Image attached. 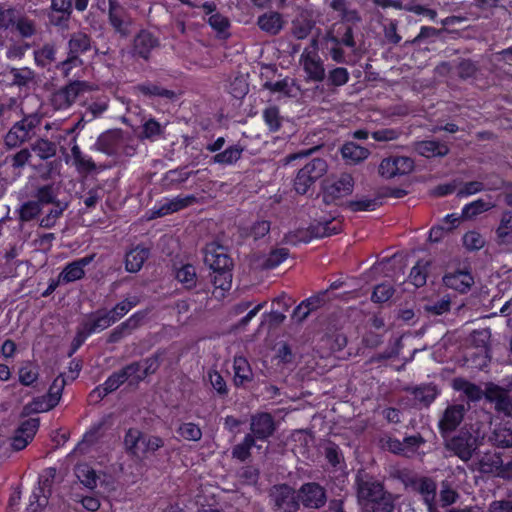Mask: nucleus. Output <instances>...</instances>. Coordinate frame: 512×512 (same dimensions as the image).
<instances>
[{
  "instance_id": "59",
  "label": "nucleus",
  "mask_w": 512,
  "mask_h": 512,
  "mask_svg": "<svg viewBox=\"0 0 512 512\" xmlns=\"http://www.w3.org/2000/svg\"><path fill=\"white\" fill-rule=\"evenodd\" d=\"M40 206L38 202L25 203L20 211V217L22 220L28 221L34 218L40 212Z\"/></svg>"
},
{
  "instance_id": "60",
  "label": "nucleus",
  "mask_w": 512,
  "mask_h": 512,
  "mask_svg": "<svg viewBox=\"0 0 512 512\" xmlns=\"http://www.w3.org/2000/svg\"><path fill=\"white\" fill-rule=\"evenodd\" d=\"M512 232V213L506 212L501 218L497 234L500 238H505Z\"/></svg>"
},
{
  "instance_id": "46",
  "label": "nucleus",
  "mask_w": 512,
  "mask_h": 512,
  "mask_svg": "<svg viewBox=\"0 0 512 512\" xmlns=\"http://www.w3.org/2000/svg\"><path fill=\"white\" fill-rule=\"evenodd\" d=\"M339 230V223H319L313 228L312 235L314 237H326L338 233Z\"/></svg>"
},
{
  "instance_id": "39",
  "label": "nucleus",
  "mask_w": 512,
  "mask_h": 512,
  "mask_svg": "<svg viewBox=\"0 0 512 512\" xmlns=\"http://www.w3.org/2000/svg\"><path fill=\"white\" fill-rule=\"evenodd\" d=\"M18 374L21 384L29 386L37 380L38 369L31 362H26L20 367Z\"/></svg>"
},
{
  "instance_id": "40",
  "label": "nucleus",
  "mask_w": 512,
  "mask_h": 512,
  "mask_svg": "<svg viewBox=\"0 0 512 512\" xmlns=\"http://www.w3.org/2000/svg\"><path fill=\"white\" fill-rule=\"evenodd\" d=\"M176 278L187 288H191L196 283V270L192 265H184L176 272Z\"/></svg>"
},
{
  "instance_id": "25",
  "label": "nucleus",
  "mask_w": 512,
  "mask_h": 512,
  "mask_svg": "<svg viewBox=\"0 0 512 512\" xmlns=\"http://www.w3.org/2000/svg\"><path fill=\"white\" fill-rule=\"evenodd\" d=\"M327 171V164L322 159H313L299 171V181L308 177L313 181L322 177Z\"/></svg>"
},
{
  "instance_id": "37",
  "label": "nucleus",
  "mask_w": 512,
  "mask_h": 512,
  "mask_svg": "<svg viewBox=\"0 0 512 512\" xmlns=\"http://www.w3.org/2000/svg\"><path fill=\"white\" fill-rule=\"evenodd\" d=\"M291 303V299L284 293L276 297L272 302L273 308L271 317H273L277 322L283 321L285 318L283 312L289 309Z\"/></svg>"
},
{
  "instance_id": "31",
  "label": "nucleus",
  "mask_w": 512,
  "mask_h": 512,
  "mask_svg": "<svg viewBox=\"0 0 512 512\" xmlns=\"http://www.w3.org/2000/svg\"><path fill=\"white\" fill-rule=\"evenodd\" d=\"M413 487L418 490L424 497L425 503L429 509H432V501L435 498L436 485L427 478H420L412 483Z\"/></svg>"
},
{
  "instance_id": "2",
  "label": "nucleus",
  "mask_w": 512,
  "mask_h": 512,
  "mask_svg": "<svg viewBox=\"0 0 512 512\" xmlns=\"http://www.w3.org/2000/svg\"><path fill=\"white\" fill-rule=\"evenodd\" d=\"M358 497L364 512H391L393 500L380 483L358 478Z\"/></svg>"
},
{
  "instance_id": "47",
  "label": "nucleus",
  "mask_w": 512,
  "mask_h": 512,
  "mask_svg": "<svg viewBox=\"0 0 512 512\" xmlns=\"http://www.w3.org/2000/svg\"><path fill=\"white\" fill-rule=\"evenodd\" d=\"M137 303V299L135 297L131 299H125L124 301L118 303L114 309L110 312L115 321L126 315Z\"/></svg>"
},
{
  "instance_id": "44",
  "label": "nucleus",
  "mask_w": 512,
  "mask_h": 512,
  "mask_svg": "<svg viewBox=\"0 0 512 512\" xmlns=\"http://www.w3.org/2000/svg\"><path fill=\"white\" fill-rule=\"evenodd\" d=\"M288 256V251L285 248H277L268 255L263 265L266 268H275L280 265Z\"/></svg>"
},
{
  "instance_id": "38",
  "label": "nucleus",
  "mask_w": 512,
  "mask_h": 512,
  "mask_svg": "<svg viewBox=\"0 0 512 512\" xmlns=\"http://www.w3.org/2000/svg\"><path fill=\"white\" fill-rule=\"evenodd\" d=\"M242 154V148L237 145L231 146L221 153L214 156L213 160L216 163L231 165L237 162Z\"/></svg>"
},
{
  "instance_id": "62",
  "label": "nucleus",
  "mask_w": 512,
  "mask_h": 512,
  "mask_svg": "<svg viewBox=\"0 0 512 512\" xmlns=\"http://www.w3.org/2000/svg\"><path fill=\"white\" fill-rule=\"evenodd\" d=\"M85 88L86 84L83 82H73L64 88L70 104L73 103L82 92H84Z\"/></svg>"
},
{
  "instance_id": "19",
  "label": "nucleus",
  "mask_w": 512,
  "mask_h": 512,
  "mask_svg": "<svg viewBox=\"0 0 512 512\" xmlns=\"http://www.w3.org/2000/svg\"><path fill=\"white\" fill-rule=\"evenodd\" d=\"M475 448L476 437L469 433H463V435L454 437L452 441H450V450H453L462 460H468Z\"/></svg>"
},
{
  "instance_id": "55",
  "label": "nucleus",
  "mask_w": 512,
  "mask_h": 512,
  "mask_svg": "<svg viewBox=\"0 0 512 512\" xmlns=\"http://www.w3.org/2000/svg\"><path fill=\"white\" fill-rule=\"evenodd\" d=\"M55 51L52 46H45L35 52V60L41 66H46L54 60Z\"/></svg>"
},
{
  "instance_id": "16",
  "label": "nucleus",
  "mask_w": 512,
  "mask_h": 512,
  "mask_svg": "<svg viewBox=\"0 0 512 512\" xmlns=\"http://www.w3.org/2000/svg\"><path fill=\"white\" fill-rule=\"evenodd\" d=\"M195 202L193 196H177L174 198H165L155 206L157 216H165L181 209H184Z\"/></svg>"
},
{
  "instance_id": "64",
  "label": "nucleus",
  "mask_w": 512,
  "mask_h": 512,
  "mask_svg": "<svg viewBox=\"0 0 512 512\" xmlns=\"http://www.w3.org/2000/svg\"><path fill=\"white\" fill-rule=\"evenodd\" d=\"M248 92V86L244 79L236 78L233 83H231L230 93L235 98H242Z\"/></svg>"
},
{
  "instance_id": "50",
  "label": "nucleus",
  "mask_w": 512,
  "mask_h": 512,
  "mask_svg": "<svg viewBox=\"0 0 512 512\" xmlns=\"http://www.w3.org/2000/svg\"><path fill=\"white\" fill-rule=\"evenodd\" d=\"M70 159L72 161V164L75 165L78 169H89L92 166L90 160L86 159L82 155V153L77 145H74L71 148Z\"/></svg>"
},
{
  "instance_id": "23",
  "label": "nucleus",
  "mask_w": 512,
  "mask_h": 512,
  "mask_svg": "<svg viewBox=\"0 0 512 512\" xmlns=\"http://www.w3.org/2000/svg\"><path fill=\"white\" fill-rule=\"evenodd\" d=\"M421 444V438L412 436L406 438L403 443L397 439H390L387 443V447L394 453H404L405 455L410 456V454L414 453Z\"/></svg>"
},
{
  "instance_id": "3",
  "label": "nucleus",
  "mask_w": 512,
  "mask_h": 512,
  "mask_svg": "<svg viewBox=\"0 0 512 512\" xmlns=\"http://www.w3.org/2000/svg\"><path fill=\"white\" fill-rule=\"evenodd\" d=\"M156 361L152 360L151 364L149 360L142 363H135L127 366L122 371L113 374L110 376L105 383L94 390L91 394V397L94 396H102L116 390L122 383L128 381L130 385H133L143 379L149 372H153L155 370L154 364Z\"/></svg>"
},
{
  "instance_id": "30",
  "label": "nucleus",
  "mask_w": 512,
  "mask_h": 512,
  "mask_svg": "<svg viewBox=\"0 0 512 512\" xmlns=\"http://www.w3.org/2000/svg\"><path fill=\"white\" fill-rule=\"evenodd\" d=\"M494 206L495 203L490 199H477L463 207L462 215L466 219H471L480 213L490 210Z\"/></svg>"
},
{
  "instance_id": "32",
  "label": "nucleus",
  "mask_w": 512,
  "mask_h": 512,
  "mask_svg": "<svg viewBox=\"0 0 512 512\" xmlns=\"http://www.w3.org/2000/svg\"><path fill=\"white\" fill-rule=\"evenodd\" d=\"M75 475L86 488L94 489L97 485L98 476L87 464H80L75 468Z\"/></svg>"
},
{
  "instance_id": "10",
  "label": "nucleus",
  "mask_w": 512,
  "mask_h": 512,
  "mask_svg": "<svg viewBox=\"0 0 512 512\" xmlns=\"http://www.w3.org/2000/svg\"><path fill=\"white\" fill-rule=\"evenodd\" d=\"M414 163L409 157H390L382 160L379 173L386 178L404 175L413 170Z\"/></svg>"
},
{
  "instance_id": "57",
  "label": "nucleus",
  "mask_w": 512,
  "mask_h": 512,
  "mask_svg": "<svg viewBox=\"0 0 512 512\" xmlns=\"http://www.w3.org/2000/svg\"><path fill=\"white\" fill-rule=\"evenodd\" d=\"M349 78V74L345 68H335L329 73L328 80L331 84L335 86L344 85Z\"/></svg>"
},
{
  "instance_id": "9",
  "label": "nucleus",
  "mask_w": 512,
  "mask_h": 512,
  "mask_svg": "<svg viewBox=\"0 0 512 512\" xmlns=\"http://www.w3.org/2000/svg\"><path fill=\"white\" fill-rule=\"evenodd\" d=\"M38 119L34 116H28L16 123L5 137V142L9 147H16L31 137L33 128Z\"/></svg>"
},
{
  "instance_id": "52",
  "label": "nucleus",
  "mask_w": 512,
  "mask_h": 512,
  "mask_svg": "<svg viewBox=\"0 0 512 512\" xmlns=\"http://www.w3.org/2000/svg\"><path fill=\"white\" fill-rule=\"evenodd\" d=\"M393 294V289L388 284H381L375 287L373 294H372V300L374 302H385L391 298Z\"/></svg>"
},
{
  "instance_id": "5",
  "label": "nucleus",
  "mask_w": 512,
  "mask_h": 512,
  "mask_svg": "<svg viewBox=\"0 0 512 512\" xmlns=\"http://www.w3.org/2000/svg\"><path fill=\"white\" fill-rule=\"evenodd\" d=\"M46 473L47 476L42 475L40 477L39 486L33 490L25 512H40L48 504V498L51 493L50 478L54 477L55 471L49 469Z\"/></svg>"
},
{
  "instance_id": "42",
  "label": "nucleus",
  "mask_w": 512,
  "mask_h": 512,
  "mask_svg": "<svg viewBox=\"0 0 512 512\" xmlns=\"http://www.w3.org/2000/svg\"><path fill=\"white\" fill-rule=\"evenodd\" d=\"M178 434L185 440L198 441L201 439V429L194 423H184L178 430Z\"/></svg>"
},
{
  "instance_id": "43",
  "label": "nucleus",
  "mask_w": 512,
  "mask_h": 512,
  "mask_svg": "<svg viewBox=\"0 0 512 512\" xmlns=\"http://www.w3.org/2000/svg\"><path fill=\"white\" fill-rule=\"evenodd\" d=\"M208 22L212 29L222 36L226 35L230 26L228 18L219 13L211 15Z\"/></svg>"
},
{
  "instance_id": "15",
  "label": "nucleus",
  "mask_w": 512,
  "mask_h": 512,
  "mask_svg": "<svg viewBox=\"0 0 512 512\" xmlns=\"http://www.w3.org/2000/svg\"><path fill=\"white\" fill-rule=\"evenodd\" d=\"M485 397L495 403V408L508 416H512V397L506 390L496 386L488 385L485 390Z\"/></svg>"
},
{
  "instance_id": "28",
  "label": "nucleus",
  "mask_w": 512,
  "mask_h": 512,
  "mask_svg": "<svg viewBox=\"0 0 512 512\" xmlns=\"http://www.w3.org/2000/svg\"><path fill=\"white\" fill-rule=\"evenodd\" d=\"M341 153L344 159L350 161V163L353 164L365 160L369 155L368 149L361 147L353 142L346 143L342 147Z\"/></svg>"
},
{
  "instance_id": "29",
  "label": "nucleus",
  "mask_w": 512,
  "mask_h": 512,
  "mask_svg": "<svg viewBox=\"0 0 512 512\" xmlns=\"http://www.w3.org/2000/svg\"><path fill=\"white\" fill-rule=\"evenodd\" d=\"M155 45L154 37L149 32L143 31L134 40V51L141 57L146 58Z\"/></svg>"
},
{
  "instance_id": "12",
  "label": "nucleus",
  "mask_w": 512,
  "mask_h": 512,
  "mask_svg": "<svg viewBox=\"0 0 512 512\" xmlns=\"http://www.w3.org/2000/svg\"><path fill=\"white\" fill-rule=\"evenodd\" d=\"M271 496L280 512H296L298 509L295 492L286 485L274 487Z\"/></svg>"
},
{
  "instance_id": "14",
  "label": "nucleus",
  "mask_w": 512,
  "mask_h": 512,
  "mask_svg": "<svg viewBox=\"0 0 512 512\" xmlns=\"http://www.w3.org/2000/svg\"><path fill=\"white\" fill-rule=\"evenodd\" d=\"M89 47V39L84 34L74 35L69 41L71 56L61 64L62 71L68 75L72 66L81 64L76 54L86 51Z\"/></svg>"
},
{
  "instance_id": "35",
  "label": "nucleus",
  "mask_w": 512,
  "mask_h": 512,
  "mask_svg": "<svg viewBox=\"0 0 512 512\" xmlns=\"http://www.w3.org/2000/svg\"><path fill=\"white\" fill-rule=\"evenodd\" d=\"M144 437L142 436L141 432L137 429H130L124 439V443L126 448L135 456L141 457V448L142 443L141 440H143Z\"/></svg>"
},
{
  "instance_id": "45",
  "label": "nucleus",
  "mask_w": 512,
  "mask_h": 512,
  "mask_svg": "<svg viewBox=\"0 0 512 512\" xmlns=\"http://www.w3.org/2000/svg\"><path fill=\"white\" fill-rule=\"evenodd\" d=\"M492 440L494 443L501 447L512 446V429L510 428H499L493 432Z\"/></svg>"
},
{
  "instance_id": "48",
  "label": "nucleus",
  "mask_w": 512,
  "mask_h": 512,
  "mask_svg": "<svg viewBox=\"0 0 512 512\" xmlns=\"http://www.w3.org/2000/svg\"><path fill=\"white\" fill-rule=\"evenodd\" d=\"M163 132V127L154 119H149L143 124V137L155 139Z\"/></svg>"
},
{
  "instance_id": "1",
  "label": "nucleus",
  "mask_w": 512,
  "mask_h": 512,
  "mask_svg": "<svg viewBox=\"0 0 512 512\" xmlns=\"http://www.w3.org/2000/svg\"><path fill=\"white\" fill-rule=\"evenodd\" d=\"M204 261L212 271L213 295L221 299L232 286V261L225 248L215 243L206 246Z\"/></svg>"
},
{
  "instance_id": "26",
  "label": "nucleus",
  "mask_w": 512,
  "mask_h": 512,
  "mask_svg": "<svg viewBox=\"0 0 512 512\" xmlns=\"http://www.w3.org/2000/svg\"><path fill=\"white\" fill-rule=\"evenodd\" d=\"M148 250L144 247H136L130 250L126 255L125 265L129 272H137L148 257Z\"/></svg>"
},
{
  "instance_id": "8",
  "label": "nucleus",
  "mask_w": 512,
  "mask_h": 512,
  "mask_svg": "<svg viewBox=\"0 0 512 512\" xmlns=\"http://www.w3.org/2000/svg\"><path fill=\"white\" fill-rule=\"evenodd\" d=\"M498 0H475L474 3L463 8L464 13L450 15V25L463 20H472L479 17H488L492 9L496 8Z\"/></svg>"
},
{
  "instance_id": "6",
  "label": "nucleus",
  "mask_w": 512,
  "mask_h": 512,
  "mask_svg": "<svg viewBox=\"0 0 512 512\" xmlns=\"http://www.w3.org/2000/svg\"><path fill=\"white\" fill-rule=\"evenodd\" d=\"M64 384V379L56 378L50 386L49 392L46 396L36 398L29 404V411L42 413L54 408L59 403Z\"/></svg>"
},
{
  "instance_id": "17",
  "label": "nucleus",
  "mask_w": 512,
  "mask_h": 512,
  "mask_svg": "<svg viewBox=\"0 0 512 512\" xmlns=\"http://www.w3.org/2000/svg\"><path fill=\"white\" fill-rule=\"evenodd\" d=\"M286 21L282 14L268 11L257 18L259 29L269 35H277L283 29Z\"/></svg>"
},
{
  "instance_id": "7",
  "label": "nucleus",
  "mask_w": 512,
  "mask_h": 512,
  "mask_svg": "<svg viewBox=\"0 0 512 512\" xmlns=\"http://www.w3.org/2000/svg\"><path fill=\"white\" fill-rule=\"evenodd\" d=\"M115 322L110 313H98L86 321L79 329L75 339V348H78L92 333L100 332Z\"/></svg>"
},
{
  "instance_id": "54",
  "label": "nucleus",
  "mask_w": 512,
  "mask_h": 512,
  "mask_svg": "<svg viewBox=\"0 0 512 512\" xmlns=\"http://www.w3.org/2000/svg\"><path fill=\"white\" fill-rule=\"evenodd\" d=\"M312 29V23L310 21L306 20H295L293 22V34L298 39H304L306 38Z\"/></svg>"
},
{
  "instance_id": "34",
  "label": "nucleus",
  "mask_w": 512,
  "mask_h": 512,
  "mask_svg": "<svg viewBox=\"0 0 512 512\" xmlns=\"http://www.w3.org/2000/svg\"><path fill=\"white\" fill-rule=\"evenodd\" d=\"M430 267V263L427 261H419L411 270L409 279L410 282L415 287H421L423 286L426 281L428 274L430 273L428 271V268Z\"/></svg>"
},
{
  "instance_id": "36",
  "label": "nucleus",
  "mask_w": 512,
  "mask_h": 512,
  "mask_svg": "<svg viewBox=\"0 0 512 512\" xmlns=\"http://www.w3.org/2000/svg\"><path fill=\"white\" fill-rule=\"evenodd\" d=\"M453 387L460 393V395H465V397L470 401L479 400L482 396L481 389L478 386L468 382L455 380Z\"/></svg>"
},
{
  "instance_id": "22",
  "label": "nucleus",
  "mask_w": 512,
  "mask_h": 512,
  "mask_svg": "<svg viewBox=\"0 0 512 512\" xmlns=\"http://www.w3.org/2000/svg\"><path fill=\"white\" fill-rule=\"evenodd\" d=\"M251 429L259 439L267 438L274 430L272 417L266 413H262L253 417Z\"/></svg>"
},
{
  "instance_id": "33",
  "label": "nucleus",
  "mask_w": 512,
  "mask_h": 512,
  "mask_svg": "<svg viewBox=\"0 0 512 512\" xmlns=\"http://www.w3.org/2000/svg\"><path fill=\"white\" fill-rule=\"evenodd\" d=\"M473 282V277L468 271H458L450 275V288L461 293L468 291Z\"/></svg>"
},
{
  "instance_id": "53",
  "label": "nucleus",
  "mask_w": 512,
  "mask_h": 512,
  "mask_svg": "<svg viewBox=\"0 0 512 512\" xmlns=\"http://www.w3.org/2000/svg\"><path fill=\"white\" fill-rule=\"evenodd\" d=\"M33 151L42 159L49 158L55 154L54 145L45 140L38 141L34 145Z\"/></svg>"
},
{
  "instance_id": "11",
  "label": "nucleus",
  "mask_w": 512,
  "mask_h": 512,
  "mask_svg": "<svg viewBox=\"0 0 512 512\" xmlns=\"http://www.w3.org/2000/svg\"><path fill=\"white\" fill-rule=\"evenodd\" d=\"M354 180L351 175L343 174L333 183L325 187L324 200L334 202L352 193Z\"/></svg>"
},
{
  "instance_id": "18",
  "label": "nucleus",
  "mask_w": 512,
  "mask_h": 512,
  "mask_svg": "<svg viewBox=\"0 0 512 512\" xmlns=\"http://www.w3.org/2000/svg\"><path fill=\"white\" fill-rule=\"evenodd\" d=\"M93 260V256L83 257L69 263L59 275V282L69 283L81 279L85 274V267Z\"/></svg>"
},
{
  "instance_id": "13",
  "label": "nucleus",
  "mask_w": 512,
  "mask_h": 512,
  "mask_svg": "<svg viewBox=\"0 0 512 512\" xmlns=\"http://www.w3.org/2000/svg\"><path fill=\"white\" fill-rule=\"evenodd\" d=\"M39 427L37 419L31 418L21 423L12 438V447L15 450L24 449L34 438Z\"/></svg>"
},
{
  "instance_id": "21",
  "label": "nucleus",
  "mask_w": 512,
  "mask_h": 512,
  "mask_svg": "<svg viewBox=\"0 0 512 512\" xmlns=\"http://www.w3.org/2000/svg\"><path fill=\"white\" fill-rule=\"evenodd\" d=\"M373 2L377 6H380L382 8L392 7V8L399 9V10L404 9V10L412 11L418 15H423L429 19H434L435 15H436L434 11H432L428 8H425V7H423L417 3H414V2L405 4V5H403L400 0H373Z\"/></svg>"
},
{
  "instance_id": "41",
  "label": "nucleus",
  "mask_w": 512,
  "mask_h": 512,
  "mask_svg": "<svg viewBox=\"0 0 512 512\" xmlns=\"http://www.w3.org/2000/svg\"><path fill=\"white\" fill-rule=\"evenodd\" d=\"M463 245L467 250H479L485 245V239L475 230L468 231L463 236Z\"/></svg>"
},
{
  "instance_id": "58",
  "label": "nucleus",
  "mask_w": 512,
  "mask_h": 512,
  "mask_svg": "<svg viewBox=\"0 0 512 512\" xmlns=\"http://www.w3.org/2000/svg\"><path fill=\"white\" fill-rule=\"evenodd\" d=\"M349 207L352 211H373L377 207V201L372 199H360L351 201Z\"/></svg>"
},
{
  "instance_id": "4",
  "label": "nucleus",
  "mask_w": 512,
  "mask_h": 512,
  "mask_svg": "<svg viewBox=\"0 0 512 512\" xmlns=\"http://www.w3.org/2000/svg\"><path fill=\"white\" fill-rule=\"evenodd\" d=\"M300 64L306 74L307 80L320 82L325 77V69L323 62L318 54L315 41L310 48L303 51Z\"/></svg>"
},
{
  "instance_id": "24",
  "label": "nucleus",
  "mask_w": 512,
  "mask_h": 512,
  "mask_svg": "<svg viewBox=\"0 0 512 512\" xmlns=\"http://www.w3.org/2000/svg\"><path fill=\"white\" fill-rule=\"evenodd\" d=\"M234 382L236 385H244L252 380V370L249 362L243 356L234 358Z\"/></svg>"
},
{
  "instance_id": "56",
  "label": "nucleus",
  "mask_w": 512,
  "mask_h": 512,
  "mask_svg": "<svg viewBox=\"0 0 512 512\" xmlns=\"http://www.w3.org/2000/svg\"><path fill=\"white\" fill-rule=\"evenodd\" d=\"M264 120L271 130H277L280 126L279 111L275 107L267 108L263 113Z\"/></svg>"
},
{
  "instance_id": "49",
  "label": "nucleus",
  "mask_w": 512,
  "mask_h": 512,
  "mask_svg": "<svg viewBox=\"0 0 512 512\" xmlns=\"http://www.w3.org/2000/svg\"><path fill=\"white\" fill-rule=\"evenodd\" d=\"M253 445L254 439L250 435L246 436L243 443L233 449V456L239 460H245L249 456V450Z\"/></svg>"
},
{
  "instance_id": "51",
  "label": "nucleus",
  "mask_w": 512,
  "mask_h": 512,
  "mask_svg": "<svg viewBox=\"0 0 512 512\" xmlns=\"http://www.w3.org/2000/svg\"><path fill=\"white\" fill-rule=\"evenodd\" d=\"M141 443V457L144 456L146 453L154 452L163 446V440L157 436L144 437V439L141 440Z\"/></svg>"
},
{
  "instance_id": "27",
  "label": "nucleus",
  "mask_w": 512,
  "mask_h": 512,
  "mask_svg": "<svg viewBox=\"0 0 512 512\" xmlns=\"http://www.w3.org/2000/svg\"><path fill=\"white\" fill-rule=\"evenodd\" d=\"M418 154L430 158L434 156H442L448 152V147L445 144H440L436 141L427 140L419 142L416 146Z\"/></svg>"
},
{
  "instance_id": "63",
  "label": "nucleus",
  "mask_w": 512,
  "mask_h": 512,
  "mask_svg": "<svg viewBox=\"0 0 512 512\" xmlns=\"http://www.w3.org/2000/svg\"><path fill=\"white\" fill-rule=\"evenodd\" d=\"M71 9V0H52V11L60 13L63 19H68Z\"/></svg>"
},
{
  "instance_id": "61",
  "label": "nucleus",
  "mask_w": 512,
  "mask_h": 512,
  "mask_svg": "<svg viewBox=\"0 0 512 512\" xmlns=\"http://www.w3.org/2000/svg\"><path fill=\"white\" fill-rule=\"evenodd\" d=\"M63 210L64 207L60 206L59 204L51 208L48 211L47 216L42 218L41 226L47 228L52 227L55 224L57 218L62 214Z\"/></svg>"
},
{
  "instance_id": "20",
  "label": "nucleus",
  "mask_w": 512,
  "mask_h": 512,
  "mask_svg": "<svg viewBox=\"0 0 512 512\" xmlns=\"http://www.w3.org/2000/svg\"><path fill=\"white\" fill-rule=\"evenodd\" d=\"M300 498L307 507L318 508L325 503V493L323 489L313 483L305 484L300 490Z\"/></svg>"
}]
</instances>
